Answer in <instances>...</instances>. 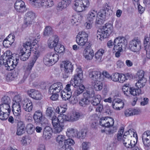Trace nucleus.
<instances>
[{
	"mask_svg": "<svg viewBox=\"0 0 150 150\" xmlns=\"http://www.w3.org/2000/svg\"><path fill=\"white\" fill-rule=\"evenodd\" d=\"M116 43H114V47L113 48V51H114L115 52H116L117 51H122V45H120L117 44V45H116Z\"/></svg>",
	"mask_w": 150,
	"mask_h": 150,
	"instance_id": "nucleus-62",
	"label": "nucleus"
},
{
	"mask_svg": "<svg viewBox=\"0 0 150 150\" xmlns=\"http://www.w3.org/2000/svg\"><path fill=\"white\" fill-rule=\"evenodd\" d=\"M36 45H32L29 42L24 43L19 51V56L20 59L23 61H25L28 59L31 54V50L36 48Z\"/></svg>",
	"mask_w": 150,
	"mask_h": 150,
	"instance_id": "nucleus-1",
	"label": "nucleus"
},
{
	"mask_svg": "<svg viewBox=\"0 0 150 150\" xmlns=\"http://www.w3.org/2000/svg\"><path fill=\"white\" fill-rule=\"evenodd\" d=\"M88 35L86 32H79L76 37V42L78 45L82 47H90V44L88 41Z\"/></svg>",
	"mask_w": 150,
	"mask_h": 150,
	"instance_id": "nucleus-3",
	"label": "nucleus"
},
{
	"mask_svg": "<svg viewBox=\"0 0 150 150\" xmlns=\"http://www.w3.org/2000/svg\"><path fill=\"white\" fill-rule=\"evenodd\" d=\"M129 47L132 51L136 52L141 49V42L138 38H135L129 43Z\"/></svg>",
	"mask_w": 150,
	"mask_h": 150,
	"instance_id": "nucleus-7",
	"label": "nucleus"
},
{
	"mask_svg": "<svg viewBox=\"0 0 150 150\" xmlns=\"http://www.w3.org/2000/svg\"><path fill=\"white\" fill-rule=\"evenodd\" d=\"M54 112L51 108L49 107L47 109L46 112V115L47 116L51 117L52 116H54Z\"/></svg>",
	"mask_w": 150,
	"mask_h": 150,
	"instance_id": "nucleus-56",
	"label": "nucleus"
},
{
	"mask_svg": "<svg viewBox=\"0 0 150 150\" xmlns=\"http://www.w3.org/2000/svg\"><path fill=\"white\" fill-rule=\"evenodd\" d=\"M142 139L145 146L150 145V131H147L144 132L142 135Z\"/></svg>",
	"mask_w": 150,
	"mask_h": 150,
	"instance_id": "nucleus-18",
	"label": "nucleus"
},
{
	"mask_svg": "<svg viewBox=\"0 0 150 150\" xmlns=\"http://www.w3.org/2000/svg\"><path fill=\"white\" fill-rule=\"evenodd\" d=\"M125 40H126L125 38L123 37H119L116 38L115 39L114 41V43H117V44L122 45V46Z\"/></svg>",
	"mask_w": 150,
	"mask_h": 150,
	"instance_id": "nucleus-44",
	"label": "nucleus"
},
{
	"mask_svg": "<svg viewBox=\"0 0 150 150\" xmlns=\"http://www.w3.org/2000/svg\"><path fill=\"white\" fill-rule=\"evenodd\" d=\"M105 50L103 49L100 48L95 53V58L96 60L100 61L105 52Z\"/></svg>",
	"mask_w": 150,
	"mask_h": 150,
	"instance_id": "nucleus-32",
	"label": "nucleus"
},
{
	"mask_svg": "<svg viewBox=\"0 0 150 150\" xmlns=\"http://www.w3.org/2000/svg\"><path fill=\"white\" fill-rule=\"evenodd\" d=\"M137 75L138 76V79H142V78H145L144 77V72L142 70H140L138 71Z\"/></svg>",
	"mask_w": 150,
	"mask_h": 150,
	"instance_id": "nucleus-64",
	"label": "nucleus"
},
{
	"mask_svg": "<svg viewBox=\"0 0 150 150\" xmlns=\"http://www.w3.org/2000/svg\"><path fill=\"white\" fill-rule=\"evenodd\" d=\"M90 47H87L85 48L83 53V57L88 60L92 59L94 55L93 50H91Z\"/></svg>",
	"mask_w": 150,
	"mask_h": 150,
	"instance_id": "nucleus-13",
	"label": "nucleus"
},
{
	"mask_svg": "<svg viewBox=\"0 0 150 150\" xmlns=\"http://www.w3.org/2000/svg\"><path fill=\"white\" fill-rule=\"evenodd\" d=\"M146 81L147 80L146 78L138 79L137 82L136 83V86L139 89L142 88L145 86Z\"/></svg>",
	"mask_w": 150,
	"mask_h": 150,
	"instance_id": "nucleus-33",
	"label": "nucleus"
},
{
	"mask_svg": "<svg viewBox=\"0 0 150 150\" xmlns=\"http://www.w3.org/2000/svg\"><path fill=\"white\" fill-rule=\"evenodd\" d=\"M71 121L77 120L79 118L83 117V115L77 112H74L71 113Z\"/></svg>",
	"mask_w": 150,
	"mask_h": 150,
	"instance_id": "nucleus-36",
	"label": "nucleus"
},
{
	"mask_svg": "<svg viewBox=\"0 0 150 150\" xmlns=\"http://www.w3.org/2000/svg\"><path fill=\"white\" fill-rule=\"evenodd\" d=\"M63 88V85L61 83H54L50 87L49 92L50 94L58 93Z\"/></svg>",
	"mask_w": 150,
	"mask_h": 150,
	"instance_id": "nucleus-10",
	"label": "nucleus"
},
{
	"mask_svg": "<svg viewBox=\"0 0 150 150\" xmlns=\"http://www.w3.org/2000/svg\"><path fill=\"white\" fill-rule=\"evenodd\" d=\"M19 120L17 125V128L25 129V125L24 123L22 121Z\"/></svg>",
	"mask_w": 150,
	"mask_h": 150,
	"instance_id": "nucleus-60",
	"label": "nucleus"
},
{
	"mask_svg": "<svg viewBox=\"0 0 150 150\" xmlns=\"http://www.w3.org/2000/svg\"><path fill=\"white\" fill-rule=\"evenodd\" d=\"M62 117L61 115L57 117L56 116H53L51 119L52 123L53 126L55 125L63 123V121L62 120Z\"/></svg>",
	"mask_w": 150,
	"mask_h": 150,
	"instance_id": "nucleus-30",
	"label": "nucleus"
},
{
	"mask_svg": "<svg viewBox=\"0 0 150 150\" xmlns=\"http://www.w3.org/2000/svg\"><path fill=\"white\" fill-rule=\"evenodd\" d=\"M61 68H63L64 73L67 74H70L73 70V66L69 61H66L63 62L60 65Z\"/></svg>",
	"mask_w": 150,
	"mask_h": 150,
	"instance_id": "nucleus-11",
	"label": "nucleus"
},
{
	"mask_svg": "<svg viewBox=\"0 0 150 150\" xmlns=\"http://www.w3.org/2000/svg\"><path fill=\"white\" fill-rule=\"evenodd\" d=\"M73 8L75 10L78 12H81L85 10L79 0H77L75 1Z\"/></svg>",
	"mask_w": 150,
	"mask_h": 150,
	"instance_id": "nucleus-25",
	"label": "nucleus"
},
{
	"mask_svg": "<svg viewBox=\"0 0 150 150\" xmlns=\"http://www.w3.org/2000/svg\"><path fill=\"white\" fill-rule=\"evenodd\" d=\"M24 23L23 25L24 28L30 27L34 22L35 14L32 11H29L25 14Z\"/></svg>",
	"mask_w": 150,
	"mask_h": 150,
	"instance_id": "nucleus-6",
	"label": "nucleus"
},
{
	"mask_svg": "<svg viewBox=\"0 0 150 150\" xmlns=\"http://www.w3.org/2000/svg\"><path fill=\"white\" fill-rule=\"evenodd\" d=\"M101 10L104 12L107 15H110V12H112L110 6L106 3L103 5Z\"/></svg>",
	"mask_w": 150,
	"mask_h": 150,
	"instance_id": "nucleus-34",
	"label": "nucleus"
},
{
	"mask_svg": "<svg viewBox=\"0 0 150 150\" xmlns=\"http://www.w3.org/2000/svg\"><path fill=\"white\" fill-rule=\"evenodd\" d=\"M90 103V100L88 99L83 98L79 101V104L82 106H85L89 104Z\"/></svg>",
	"mask_w": 150,
	"mask_h": 150,
	"instance_id": "nucleus-47",
	"label": "nucleus"
},
{
	"mask_svg": "<svg viewBox=\"0 0 150 150\" xmlns=\"http://www.w3.org/2000/svg\"><path fill=\"white\" fill-rule=\"evenodd\" d=\"M76 131L72 128H69L66 132L67 136L69 137H76Z\"/></svg>",
	"mask_w": 150,
	"mask_h": 150,
	"instance_id": "nucleus-37",
	"label": "nucleus"
},
{
	"mask_svg": "<svg viewBox=\"0 0 150 150\" xmlns=\"http://www.w3.org/2000/svg\"><path fill=\"white\" fill-rule=\"evenodd\" d=\"M51 54L48 53L45 57L43 59V62L45 65L50 66L54 64V62L52 61V58L50 57Z\"/></svg>",
	"mask_w": 150,
	"mask_h": 150,
	"instance_id": "nucleus-29",
	"label": "nucleus"
},
{
	"mask_svg": "<svg viewBox=\"0 0 150 150\" xmlns=\"http://www.w3.org/2000/svg\"><path fill=\"white\" fill-rule=\"evenodd\" d=\"M77 73L74 76L71 81V83L74 85H83V74L82 70L80 68H78L76 69Z\"/></svg>",
	"mask_w": 150,
	"mask_h": 150,
	"instance_id": "nucleus-4",
	"label": "nucleus"
},
{
	"mask_svg": "<svg viewBox=\"0 0 150 150\" xmlns=\"http://www.w3.org/2000/svg\"><path fill=\"white\" fill-rule=\"evenodd\" d=\"M61 116L62 117V120L63 121V122L66 121H71V113L67 115H61Z\"/></svg>",
	"mask_w": 150,
	"mask_h": 150,
	"instance_id": "nucleus-50",
	"label": "nucleus"
},
{
	"mask_svg": "<svg viewBox=\"0 0 150 150\" xmlns=\"http://www.w3.org/2000/svg\"><path fill=\"white\" fill-rule=\"evenodd\" d=\"M59 41V39L57 37H55L54 40L50 38L48 41V45L49 47L52 48L54 47L57 45Z\"/></svg>",
	"mask_w": 150,
	"mask_h": 150,
	"instance_id": "nucleus-27",
	"label": "nucleus"
},
{
	"mask_svg": "<svg viewBox=\"0 0 150 150\" xmlns=\"http://www.w3.org/2000/svg\"><path fill=\"white\" fill-rule=\"evenodd\" d=\"M94 92L93 90L91 91H87L83 93V98H86L89 99V98H91L92 96H93L94 95Z\"/></svg>",
	"mask_w": 150,
	"mask_h": 150,
	"instance_id": "nucleus-41",
	"label": "nucleus"
},
{
	"mask_svg": "<svg viewBox=\"0 0 150 150\" xmlns=\"http://www.w3.org/2000/svg\"><path fill=\"white\" fill-rule=\"evenodd\" d=\"M75 144L74 141L71 139L68 138L65 139L64 142V146H63L64 148L67 145H68V147H70L72 145H74Z\"/></svg>",
	"mask_w": 150,
	"mask_h": 150,
	"instance_id": "nucleus-46",
	"label": "nucleus"
},
{
	"mask_svg": "<svg viewBox=\"0 0 150 150\" xmlns=\"http://www.w3.org/2000/svg\"><path fill=\"white\" fill-rule=\"evenodd\" d=\"M131 135L129 134L127 135H123L122 139V141L123 144L127 149H131V150H134L135 149V148L137 147L136 146V144L133 143V141L131 139Z\"/></svg>",
	"mask_w": 150,
	"mask_h": 150,
	"instance_id": "nucleus-5",
	"label": "nucleus"
},
{
	"mask_svg": "<svg viewBox=\"0 0 150 150\" xmlns=\"http://www.w3.org/2000/svg\"><path fill=\"white\" fill-rule=\"evenodd\" d=\"M51 135V129L48 126L46 127L43 131V138L47 140L49 139L50 138Z\"/></svg>",
	"mask_w": 150,
	"mask_h": 150,
	"instance_id": "nucleus-23",
	"label": "nucleus"
},
{
	"mask_svg": "<svg viewBox=\"0 0 150 150\" xmlns=\"http://www.w3.org/2000/svg\"><path fill=\"white\" fill-rule=\"evenodd\" d=\"M15 9L18 12H22L25 9V6L24 2L21 0H17L15 4Z\"/></svg>",
	"mask_w": 150,
	"mask_h": 150,
	"instance_id": "nucleus-17",
	"label": "nucleus"
},
{
	"mask_svg": "<svg viewBox=\"0 0 150 150\" xmlns=\"http://www.w3.org/2000/svg\"><path fill=\"white\" fill-rule=\"evenodd\" d=\"M67 6V2L66 1H63L59 2L57 7V10L59 11L66 8Z\"/></svg>",
	"mask_w": 150,
	"mask_h": 150,
	"instance_id": "nucleus-39",
	"label": "nucleus"
},
{
	"mask_svg": "<svg viewBox=\"0 0 150 150\" xmlns=\"http://www.w3.org/2000/svg\"><path fill=\"white\" fill-rule=\"evenodd\" d=\"M122 90L124 94L126 96H128L130 94V88L126 86L123 87Z\"/></svg>",
	"mask_w": 150,
	"mask_h": 150,
	"instance_id": "nucleus-58",
	"label": "nucleus"
},
{
	"mask_svg": "<svg viewBox=\"0 0 150 150\" xmlns=\"http://www.w3.org/2000/svg\"><path fill=\"white\" fill-rule=\"evenodd\" d=\"M90 146L89 142H84L82 144V150H88Z\"/></svg>",
	"mask_w": 150,
	"mask_h": 150,
	"instance_id": "nucleus-63",
	"label": "nucleus"
},
{
	"mask_svg": "<svg viewBox=\"0 0 150 150\" xmlns=\"http://www.w3.org/2000/svg\"><path fill=\"white\" fill-rule=\"evenodd\" d=\"M89 76L93 81L103 79L101 73L98 70H91L89 73Z\"/></svg>",
	"mask_w": 150,
	"mask_h": 150,
	"instance_id": "nucleus-14",
	"label": "nucleus"
},
{
	"mask_svg": "<svg viewBox=\"0 0 150 150\" xmlns=\"http://www.w3.org/2000/svg\"><path fill=\"white\" fill-rule=\"evenodd\" d=\"M65 137L62 135H58L56 138V141L59 144H62L65 140Z\"/></svg>",
	"mask_w": 150,
	"mask_h": 150,
	"instance_id": "nucleus-52",
	"label": "nucleus"
},
{
	"mask_svg": "<svg viewBox=\"0 0 150 150\" xmlns=\"http://www.w3.org/2000/svg\"><path fill=\"white\" fill-rule=\"evenodd\" d=\"M91 100V104L94 106H96L99 104L101 99V96L99 94L94 95L93 96H92Z\"/></svg>",
	"mask_w": 150,
	"mask_h": 150,
	"instance_id": "nucleus-24",
	"label": "nucleus"
},
{
	"mask_svg": "<svg viewBox=\"0 0 150 150\" xmlns=\"http://www.w3.org/2000/svg\"><path fill=\"white\" fill-rule=\"evenodd\" d=\"M130 94L133 96H139L142 94L141 89L138 88L135 89L133 88H130Z\"/></svg>",
	"mask_w": 150,
	"mask_h": 150,
	"instance_id": "nucleus-40",
	"label": "nucleus"
},
{
	"mask_svg": "<svg viewBox=\"0 0 150 150\" xmlns=\"http://www.w3.org/2000/svg\"><path fill=\"white\" fill-rule=\"evenodd\" d=\"M72 93L68 92L64 90L62 91L61 93V96L63 100H66L70 98L71 96Z\"/></svg>",
	"mask_w": 150,
	"mask_h": 150,
	"instance_id": "nucleus-35",
	"label": "nucleus"
},
{
	"mask_svg": "<svg viewBox=\"0 0 150 150\" xmlns=\"http://www.w3.org/2000/svg\"><path fill=\"white\" fill-rule=\"evenodd\" d=\"M19 59H14L12 58H7L5 64V67L6 69L8 71L13 70L17 64Z\"/></svg>",
	"mask_w": 150,
	"mask_h": 150,
	"instance_id": "nucleus-9",
	"label": "nucleus"
},
{
	"mask_svg": "<svg viewBox=\"0 0 150 150\" xmlns=\"http://www.w3.org/2000/svg\"><path fill=\"white\" fill-rule=\"evenodd\" d=\"M81 5L83 6L85 10L88 8L90 5V3L88 0H79Z\"/></svg>",
	"mask_w": 150,
	"mask_h": 150,
	"instance_id": "nucleus-53",
	"label": "nucleus"
},
{
	"mask_svg": "<svg viewBox=\"0 0 150 150\" xmlns=\"http://www.w3.org/2000/svg\"><path fill=\"white\" fill-rule=\"evenodd\" d=\"M11 108L9 104H1L0 105V112L10 113Z\"/></svg>",
	"mask_w": 150,
	"mask_h": 150,
	"instance_id": "nucleus-31",
	"label": "nucleus"
},
{
	"mask_svg": "<svg viewBox=\"0 0 150 150\" xmlns=\"http://www.w3.org/2000/svg\"><path fill=\"white\" fill-rule=\"evenodd\" d=\"M53 33V30L52 28L50 26H47L45 27L44 31V35L45 36H49L52 35Z\"/></svg>",
	"mask_w": 150,
	"mask_h": 150,
	"instance_id": "nucleus-45",
	"label": "nucleus"
},
{
	"mask_svg": "<svg viewBox=\"0 0 150 150\" xmlns=\"http://www.w3.org/2000/svg\"><path fill=\"white\" fill-rule=\"evenodd\" d=\"M28 95L34 99L36 100L41 99L42 98V95L39 91L34 89H31L27 91Z\"/></svg>",
	"mask_w": 150,
	"mask_h": 150,
	"instance_id": "nucleus-15",
	"label": "nucleus"
},
{
	"mask_svg": "<svg viewBox=\"0 0 150 150\" xmlns=\"http://www.w3.org/2000/svg\"><path fill=\"white\" fill-rule=\"evenodd\" d=\"M10 113L0 112V119L2 120L7 119L9 116Z\"/></svg>",
	"mask_w": 150,
	"mask_h": 150,
	"instance_id": "nucleus-51",
	"label": "nucleus"
},
{
	"mask_svg": "<svg viewBox=\"0 0 150 150\" xmlns=\"http://www.w3.org/2000/svg\"><path fill=\"white\" fill-rule=\"evenodd\" d=\"M21 105L23 109L27 112H30L33 109L32 103L30 100L28 99H26L22 100Z\"/></svg>",
	"mask_w": 150,
	"mask_h": 150,
	"instance_id": "nucleus-16",
	"label": "nucleus"
},
{
	"mask_svg": "<svg viewBox=\"0 0 150 150\" xmlns=\"http://www.w3.org/2000/svg\"><path fill=\"white\" fill-rule=\"evenodd\" d=\"M25 128L26 129L27 132L29 134H31L33 132L34 130L33 125L31 124H28Z\"/></svg>",
	"mask_w": 150,
	"mask_h": 150,
	"instance_id": "nucleus-59",
	"label": "nucleus"
},
{
	"mask_svg": "<svg viewBox=\"0 0 150 150\" xmlns=\"http://www.w3.org/2000/svg\"><path fill=\"white\" fill-rule=\"evenodd\" d=\"M1 104H9L11 102V100L9 97L7 96H5L3 97L1 99Z\"/></svg>",
	"mask_w": 150,
	"mask_h": 150,
	"instance_id": "nucleus-57",
	"label": "nucleus"
},
{
	"mask_svg": "<svg viewBox=\"0 0 150 150\" xmlns=\"http://www.w3.org/2000/svg\"><path fill=\"white\" fill-rule=\"evenodd\" d=\"M76 137L80 139H83L86 136V132L84 130H82L78 132L76 131Z\"/></svg>",
	"mask_w": 150,
	"mask_h": 150,
	"instance_id": "nucleus-42",
	"label": "nucleus"
},
{
	"mask_svg": "<svg viewBox=\"0 0 150 150\" xmlns=\"http://www.w3.org/2000/svg\"><path fill=\"white\" fill-rule=\"evenodd\" d=\"M54 50L57 52L61 53L64 50V48L63 45L57 43L54 48Z\"/></svg>",
	"mask_w": 150,
	"mask_h": 150,
	"instance_id": "nucleus-43",
	"label": "nucleus"
},
{
	"mask_svg": "<svg viewBox=\"0 0 150 150\" xmlns=\"http://www.w3.org/2000/svg\"><path fill=\"white\" fill-rule=\"evenodd\" d=\"M113 27L112 24L106 23L102 28L98 30L97 33V39L101 41L104 38L109 37L113 32Z\"/></svg>",
	"mask_w": 150,
	"mask_h": 150,
	"instance_id": "nucleus-2",
	"label": "nucleus"
},
{
	"mask_svg": "<svg viewBox=\"0 0 150 150\" xmlns=\"http://www.w3.org/2000/svg\"><path fill=\"white\" fill-rule=\"evenodd\" d=\"M48 54H51L50 57L52 58V61L54 62V64L58 61L59 57V55L57 54H54L53 52L49 53Z\"/></svg>",
	"mask_w": 150,
	"mask_h": 150,
	"instance_id": "nucleus-48",
	"label": "nucleus"
},
{
	"mask_svg": "<svg viewBox=\"0 0 150 150\" xmlns=\"http://www.w3.org/2000/svg\"><path fill=\"white\" fill-rule=\"evenodd\" d=\"M97 14V13L96 11L94 10H91L87 14V20L90 22H93L96 18V16Z\"/></svg>",
	"mask_w": 150,
	"mask_h": 150,
	"instance_id": "nucleus-26",
	"label": "nucleus"
},
{
	"mask_svg": "<svg viewBox=\"0 0 150 150\" xmlns=\"http://www.w3.org/2000/svg\"><path fill=\"white\" fill-rule=\"evenodd\" d=\"M119 82L121 83H123L127 80L125 74H119Z\"/></svg>",
	"mask_w": 150,
	"mask_h": 150,
	"instance_id": "nucleus-61",
	"label": "nucleus"
},
{
	"mask_svg": "<svg viewBox=\"0 0 150 150\" xmlns=\"http://www.w3.org/2000/svg\"><path fill=\"white\" fill-rule=\"evenodd\" d=\"M13 104H20V103H21V98L18 95L16 96H14L13 100Z\"/></svg>",
	"mask_w": 150,
	"mask_h": 150,
	"instance_id": "nucleus-49",
	"label": "nucleus"
},
{
	"mask_svg": "<svg viewBox=\"0 0 150 150\" xmlns=\"http://www.w3.org/2000/svg\"><path fill=\"white\" fill-rule=\"evenodd\" d=\"M54 128V132L55 133H59L62 131L63 129L64 126L62 124H59L53 126Z\"/></svg>",
	"mask_w": 150,
	"mask_h": 150,
	"instance_id": "nucleus-38",
	"label": "nucleus"
},
{
	"mask_svg": "<svg viewBox=\"0 0 150 150\" xmlns=\"http://www.w3.org/2000/svg\"><path fill=\"white\" fill-rule=\"evenodd\" d=\"M33 118L35 122H40L42 118V112L39 110L35 111L33 115Z\"/></svg>",
	"mask_w": 150,
	"mask_h": 150,
	"instance_id": "nucleus-28",
	"label": "nucleus"
},
{
	"mask_svg": "<svg viewBox=\"0 0 150 150\" xmlns=\"http://www.w3.org/2000/svg\"><path fill=\"white\" fill-rule=\"evenodd\" d=\"M91 87L94 90L99 91L103 88V85L102 82L98 80L93 81L91 82Z\"/></svg>",
	"mask_w": 150,
	"mask_h": 150,
	"instance_id": "nucleus-19",
	"label": "nucleus"
},
{
	"mask_svg": "<svg viewBox=\"0 0 150 150\" xmlns=\"http://www.w3.org/2000/svg\"><path fill=\"white\" fill-rule=\"evenodd\" d=\"M37 59L36 57L34 56L28 63V66L25 69V72L29 74L31 72L32 69Z\"/></svg>",
	"mask_w": 150,
	"mask_h": 150,
	"instance_id": "nucleus-22",
	"label": "nucleus"
},
{
	"mask_svg": "<svg viewBox=\"0 0 150 150\" xmlns=\"http://www.w3.org/2000/svg\"><path fill=\"white\" fill-rule=\"evenodd\" d=\"M113 108L116 110H120L123 108L124 103L122 100L120 98L115 99V103L113 102L112 103Z\"/></svg>",
	"mask_w": 150,
	"mask_h": 150,
	"instance_id": "nucleus-20",
	"label": "nucleus"
},
{
	"mask_svg": "<svg viewBox=\"0 0 150 150\" xmlns=\"http://www.w3.org/2000/svg\"><path fill=\"white\" fill-rule=\"evenodd\" d=\"M75 89L73 94L74 96L76 97L82 93L85 87L83 85H74Z\"/></svg>",
	"mask_w": 150,
	"mask_h": 150,
	"instance_id": "nucleus-21",
	"label": "nucleus"
},
{
	"mask_svg": "<svg viewBox=\"0 0 150 150\" xmlns=\"http://www.w3.org/2000/svg\"><path fill=\"white\" fill-rule=\"evenodd\" d=\"M111 79L114 82H119V74L115 73L113 74L111 76Z\"/></svg>",
	"mask_w": 150,
	"mask_h": 150,
	"instance_id": "nucleus-55",
	"label": "nucleus"
},
{
	"mask_svg": "<svg viewBox=\"0 0 150 150\" xmlns=\"http://www.w3.org/2000/svg\"><path fill=\"white\" fill-rule=\"evenodd\" d=\"M29 2L30 4L33 6L36 7L40 6V1L39 0H29Z\"/></svg>",
	"mask_w": 150,
	"mask_h": 150,
	"instance_id": "nucleus-54",
	"label": "nucleus"
},
{
	"mask_svg": "<svg viewBox=\"0 0 150 150\" xmlns=\"http://www.w3.org/2000/svg\"><path fill=\"white\" fill-rule=\"evenodd\" d=\"M114 121L112 117H101L100 120V125L106 127H112L114 125Z\"/></svg>",
	"mask_w": 150,
	"mask_h": 150,
	"instance_id": "nucleus-8",
	"label": "nucleus"
},
{
	"mask_svg": "<svg viewBox=\"0 0 150 150\" xmlns=\"http://www.w3.org/2000/svg\"><path fill=\"white\" fill-rule=\"evenodd\" d=\"M12 110L15 117V120L18 121L20 120L21 111L20 104H13Z\"/></svg>",
	"mask_w": 150,
	"mask_h": 150,
	"instance_id": "nucleus-12",
	"label": "nucleus"
}]
</instances>
